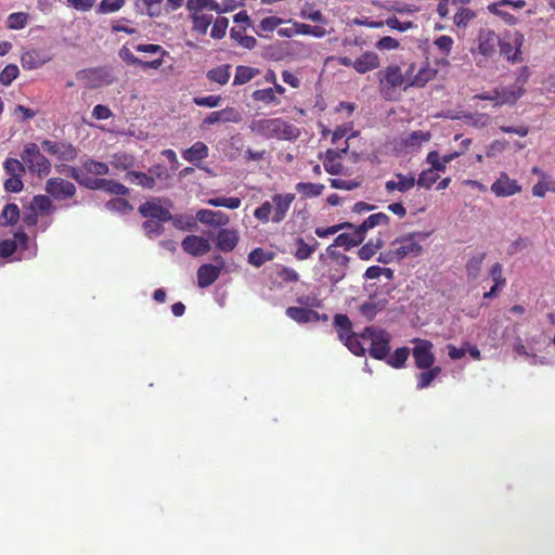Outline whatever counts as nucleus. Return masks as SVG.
<instances>
[{"instance_id": "nucleus-60", "label": "nucleus", "mask_w": 555, "mask_h": 555, "mask_svg": "<svg viewBox=\"0 0 555 555\" xmlns=\"http://www.w3.org/2000/svg\"><path fill=\"white\" fill-rule=\"evenodd\" d=\"M326 254L332 260L336 262L338 267H340L341 269H347L350 258L347 255L336 250V246L332 244L327 246Z\"/></svg>"}, {"instance_id": "nucleus-31", "label": "nucleus", "mask_w": 555, "mask_h": 555, "mask_svg": "<svg viewBox=\"0 0 555 555\" xmlns=\"http://www.w3.org/2000/svg\"><path fill=\"white\" fill-rule=\"evenodd\" d=\"M274 257V251L264 250L261 247H256L248 254L247 261L253 267L260 268L266 262L273 260Z\"/></svg>"}, {"instance_id": "nucleus-24", "label": "nucleus", "mask_w": 555, "mask_h": 555, "mask_svg": "<svg viewBox=\"0 0 555 555\" xmlns=\"http://www.w3.org/2000/svg\"><path fill=\"white\" fill-rule=\"evenodd\" d=\"M50 57L39 50H29L22 54L21 63L24 69H36L46 64Z\"/></svg>"}, {"instance_id": "nucleus-57", "label": "nucleus", "mask_w": 555, "mask_h": 555, "mask_svg": "<svg viewBox=\"0 0 555 555\" xmlns=\"http://www.w3.org/2000/svg\"><path fill=\"white\" fill-rule=\"evenodd\" d=\"M18 74L20 69L15 64L7 65L0 73V83L2 86H10L17 78Z\"/></svg>"}, {"instance_id": "nucleus-1", "label": "nucleus", "mask_w": 555, "mask_h": 555, "mask_svg": "<svg viewBox=\"0 0 555 555\" xmlns=\"http://www.w3.org/2000/svg\"><path fill=\"white\" fill-rule=\"evenodd\" d=\"M249 129L253 133L266 139L296 140L300 130L282 118L253 119Z\"/></svg>"}, {"instance_id": "nucleus-16", "label": "nucleus", "mask_w": 555, "mask_h": 555, "mask_svg": "<svg viewBox=\"0 0 555 555\" xmlns=\"http://www.w3.org/2000/svg\"><path fill=\"white\" fill-rule=\"evenodd\" d=\"M349 147L348 140L345 141V145L337 150H327L323 159V166L327 173L336 176L343 173L344 165L339 162L343 154L347 153Z\"/></svg>"}, {"instance_id": "nucleus-35", "label": "nucleus", "mask_w": 555, "mask_h": 555, "mask_svg": "<svg viewBox=\"0 0 555 555\" xmlns=\"http://www.w3.org/2000/svg\"><path fill=\"white\" fill-rule=\"evenodd\" d=\"M30 209L41 215L51 214L54 210L51 196H49V194L34 196L30 203Z\"/></svg>"}, {"instance_id": "nucleus-7", "label": "nucleus", "mask_w": 555, "mask_h": 555, "mask_svg": "<svg viewBox=\"0 0 555 555\" xmlns=\"http://www.w3.org/2000/svg\"><path fill=\"white\" fill-rule=\"evenodd\" d=\"M41 146L49 155L61 162H74L78 156V149L66 141H52L44 139Z\"/></svg>"}, {"instance_id": "nucleus-62", "label": "nucleus", "mask_w": 555, "mask_h": 555, "mask_svg": "<svg viewBox=\"0 0 555 555\" xmlns=\"http://www.w3.org/2000/svg\"><path fill=\"white\" fill-rule=\"evenodd\" d=\"M431 138L430 133L428 131H413L408 134V137L404 139V143L409 146L420 145L422 142H427Z\"/></svg>"}, {"instance_id": "nucleus-64", "label": "nucleus", "mask_w": 555, "mask_h": 555, "mask_svg": "<svg viewBox=\"0 0 555 555\" xmlns=\"http://www.w3.org/2000/svg\"><path fill=\"white\" fill-rule=\"evenodd\" d=\"M489 275L493 281V285L503 288L506 284V279L503 275V267L500 262L492 264L489 271Z\"/></svg>"}, {"instance_id": "nucleus-27", "label": "nucleus", "mask_w": 555, "mask_h": 555, "mask_svg": "<svg viewBox=\"0 0 555 555\" xmlns=\"http://www.w3.org/2000/svg\"><path fill=\"white\" fill-rule=\"evenodd\" d=\"M310 241L311 243H306L302 237H297L295 240L296 250L294 253V257L297 260H307L317 250L319 242L314 237H311Z\"/></svg>"}, {"instance_id": "nucleus-38", "label": "nucleus", "mask_w": 555, "mask_h": 555, "mask_svg": "<svg viewBox=\"0 0 555 555\" xmlns=\"http://www.w3.org/2000/svg\"><path fill=\"white\" fill-rule=\"evenodd\" d=\"M295 189L304 197L313 198V197H318L322 194V192L324 190V185L321 183L298 182L295 185Z\"/></svg>"}, {"instance_id": "nucleus-18", "label": "nucleus", "mask_w": 555, "mask_h": 555, "mask_svg": "<svg viewBox=\"0 0 555 555\" xmlns=\"http://www.w3.org/2000/svg\"><path fill=\"white\" fill-rule=\"evenodd\" d=\"M89 190H103L106 193L119 196H126L129 194V189L126 185L109 179L94 178L93 182H90Z\"/></svg>"}, {"instance_id": "nucleus-32", "label": "nucleus", "mask_w": 555, "mask_h": 555, "mask_svg": "<svg viewBox=\"0 0 555 555\" xmlns=\"http://www.w3.org/2000/svg\"><path fill=\"white\" fill-rule=\"evenodd\" d=\"M334 326L336 327L338 338L343 341L345 338L354 334L352 332V324L348 315L346 314H335L334 317Z\"/></svg>"}, {"instance_id": "nucleus-11", "label": "nucleus", "mask_w": 555, "mask_h": 555, "mask_svg": "<svg viewBox=\"0 0 555 555\" xmlns=\"http://www.w3.org/2000/svg\"><path fill=\"white\" fill-rule=\"evenodd\" d=\"M477 52L485 59H492L501 43L500 36L492 29H480L478 34Z\"/></svg>"}, {"instance_id": "nucleus-34", "label": "nucleus", "mask_w": 555, "mask_h": 555, "mask_svg": "<svg viewBox=\"0 0 555 555\" xmlns=\"http://www.w3.org/2000/svg\"><path fill=\"white\" fill-rule=\"evenodd\" d=\"M259 74V69L250 66L238 65L235 68V75L233 79L234 86H241L249 82L254 77Z\"/></svg>"}, {"instance_id": "nucleus-51", "label": "nucleus", "mask_w": 555, "mask_h": 555, "mask_svg": "<svg viewBox=\"0 0 555 555\" xmlns=\"http://www.w3.org/2000/svg\"><path fill=\"white\" fill-rule=\"evenodd\" d=\"M106 208L112 211H117L127 215L132 211L133 207L128 199L122 197H115L106 203Z\"/></svg>"}, {"instance_id": "nucleus-63", "label": "nucleus", "mask_w": 555, "mask_h": 555, "mask_svg": "<svg viewBox=\"0 0 555 555\" xmlns=\"http://www.w3.org/2000/svg\"><path fill=\"white\" fill-rule=\"evenodd\" d=\"M142 228H143L145 234L150 238L159 236L164 232V227L162 224V221H157V220L149 219L143 222Z\"/></svg>"}, {"instance_id": "nucleus-15", "label": "nucleus", "mask_w": 555, "mask_h": 555, "mask_svg": "<svg viewBox=\"0 0 555 555\" xmlns=\"http://www.w3.org/2000/svg\"><path fill=\"white\" fill-rule=\"evenodd\" d=\"M181 246L186 254L193 257L205 255L211 249L208 238L194 234L185 236Z\"/></svg>"}, {"instance_id": "nucleus-61", "label": "nucleus", "mask_w": 555, "mask_h": 555, "mask_svg": "<svg viewBox=\"0 0 555 555\" xmlns=\"http://www.w3.org/2000/svg\"><path fill=\"white\" fill-rule=\"evenodd\" d=\"M112 165L121 170H128L134 165V158L128 154H115L112 160Z\"/></svg>"}, {"instance_id": "nucleus-22", "label": "nucleus", "mask_w": 555, "mask_h": 555, "mask_svg": "<svg viewBox=\"0 0 555 555\" xmlns=\"http://www.w3.org/2000/svg\"><path fill=\"white\" fill-rule=\"evenodd\" d=\"M396 180H389L385 183V189L388 193L399 191L401 193L410 191L415 184L416 179L414 175L396 173Z\"/></svg>"}, {"instance_id": "nucleus-45", "label": "nucleus", "mask_w": 555, "mask_h": 555, "mask_svg": "<svg viewBox=\"0 0 555 555\" xmlns=\"http://www.w3.org/2000/svg\"><path fill=\"white\" fill-rule=\"evenodd\" d=\"M410 349L408 347H401L395 350V352L387 358V363L395 369H401L405 365L409 358Z\"/></svg>"}, {"instance_id": "nucleus-20", "label": "nucleus", "mask_w": 555, "mask_h": 555, "mask_svg": "<svg viewBox=\"0 0 555 555\" xmlns=\"http://www.w3.org/2000/svg\"><path fill=\"white\" fill-rule=\"evenodd\" d=\"M220 274L221 273H220L219 267H215L211 263L202 264L197 269V273H196L197 285L201 288L208 287V286L212 285L219 279Z\"/></svg>"}, {"instance_id": "nucleus-10", "label": "nucleus", "mask_w": 555, "mask_h": 555, "mask_svg": "<svg viewBox=\"0 0 555 555\" xmlns=\"http://www.w3.org/2000/svg\"><path fill=\"white\" fill-rule=\"evenodd\" d=\"M210 237L215 247L221 253L233 251L237 247L241 238L237 229L228 227L219 229V231Z\"/></svg>"}, {"instance_id": "nucleus-23", "label": "nucleus", "mask_w": 555, "mask_h": 555, "mask_svg": "<svg viewBox=\"0 0 555 555\" xmlns=\"http://www.w3.org/2000/svg\"><path fill=\"white\" fill-rule=\"evenodd\" d=\"M208 154V146L202 141H196L191 147L182 152V157L186 162L198 166V163L207 158Z\"/></svg>"}, {"instance_id": "nucleus-2", "label": "nucleus", "mask_w": 555, "mask_h": 555, "mask_svg": "<svg viewBox=\"0 0 555 555\" xmlns=\"http://www.w3.org/2000/svg\"><path fill=\"white\" fill-rule=\"evenodd\" d=\"M430 233L412 232L397 237L392 243V255L397 261H401L406 257H417L422 254V243L425 242Z\"/></svg>"}, {"instance_id": "nucleus-46", "label": "nucleus", "mask_w": 555, "mask_h": 555, "mask_svg": "<svg viewBox=\"0 0 555 555\" xmlns=\"http://www.w3.org/2000/svg\"><path fill=\"white\" fill-rule=\"evenodd\" d=\"M231 38L234 39L241 47L251 50L256 47L257 40L253 36L244 34V29L232 28L230 31Z\"/></svg>"}, {"instance_id": "nucleus-4", "label": "nucleus", "mask_w": 555, "mask_h": 555, "mask_svg": "<svg viewBox=\"0 0 555 555\" xmlns=\"http://www.w3.org/2000/svg\"><path fill=\"white\" fill-rule=\"evenodd\" d=\"M360 337L371 341V346L369 348L370 357L376 360H385L388 358L390 352L391 335L387 331L367 326L360 334Z\"/></svg>"}, {"instance_id": "nucleus-55", "label": "nucleus", "mask_w": 555, "mask_h": 555, "mask_svg": "<svg viewBox=\"0 0 555 555\" xmlns=\"http://www.w3.org/2000/svg\"><path fill=\"white\" fill-rule=\"evenodd\" d=\"M343 343L353 354L358 357L364 356L366 352V349L363 347L359 336L356 333L345 338Z\"/></svg>"}, {"instance_id": "nucleus-29", "label": "nucleus", "mask_w": 555, "mask_h": 555, "mask_svg": "<svg viewBox=\"0 0 555 555\" xmlns=\"http://www.w3.org/2000/svg\"><path fill=\"white\" fill-rule=\"evenodd\" d=\"M126 180L131 184L140 185L144 189H153L156 184L155 178L142 171H128L125 176Z\"/></svg>"}, {"instance_id": "nucleus-48", "label": "nucleus", "mask_w": 555, "mask_h": 555, "mask_svg": "<svg viewBox=\"0 0 555 555\" xmlns=\"http://www.w3.org/2000/svg\"><path fill=\"white\" fill-rule=\"evenodd\" d=\"M83 171L82 167L78 168L74 166H68L65 170L66 175L73 178L78 184L89 189L90 182H93L94 178L89 177L87 173L85 175Z\"/></svg>"}, {"instance_id": "nucleus-56", "label": "nucleus", "mask_w": 555, "mask_h": 555, "mask_svg": "<svg viewBox=\"0 0 555 555\" xmlns=\"http://www.w3.org/2000/svg\"><path fill=\"white\" fill-rule=\"evenodd\" d=\"M438 179L439 175L437 172H435L433 169H426L420 173L416 183L425 189H430L438 181Z\"/></svg>"}, {"instance_id": "nucleus-58", "label": "nucleus", "mask_w": 555, "mask_h": 555, "mask_svg": "<svg viewBox=\"0 0 555 555\" xmlns=\"http://www.w3.org/2000/svg\"><path fill=\"white\" fill-rule=\"evenodd\" d=\"M276 276L285 283H295L299 281L298 272L286 266H278Z\"/></svg>"}, {"instance_id": "nucleus-28", "label": "nucleus", "mask_w": 555, "mask_h": 555, "mask_svg": "<svg viewBox=\"0 0 555 555\" xmlns=\"http://www.w3.org/2000/svg\"><path fill=\"white\" fill-rule=\"evenodd\" d=\"M436 75L437 70L430 68L428 64H426L425 66L421 67L412 78H410L409 82L404 86V89L408 87L423 88L427 82L433 80Z\"/></svg>"}, {"instance_id": "nucleus-30", "label": "nucleus", "mask_w": 555, "mask_h": 555, "mask_svg": "<svg viewBox=\"0 0 555 555\" xmlns=\"http://www.w3.org/2000/svg\"><path fill=\"white\" fill-rule=\"evenodd\" d=\"M390 222V218L385 212H377L369 216L357 228L360 230V232L365 237V233L377 227V225H388Z\"/></svg>"}, {"instance_id": "nucleus-50", "label": "nucleus", "mask_w": 555, "mask_h": 555, "mask_svg": "<svg viewBox=\"0 0 555 555\" xmlns=\"http://www.w3.org/2000/svg\"><path fill=\"white\" fill-rule=\"evenodd\" d=\"M29 15L25 12L11 13L7 20L9 29H23L28 23Z\"/></svg>"}, {"instance_id": "nucleus-9", "label": "nucleus", "mask_w": 555, "mask_h": 555, "mask_svg": "<svg viewBox=\"0 0 555 555\" xmlns=\"http://www.w3.org/2000/svg\"><path fill=\"white\" fill-rule=\"evenodd\" d=\"M44 190L55 201H66L76 195V185L63 178H50L46 181Z\"/></svg>"}, {"instance_id": "nucleus-33", "label": "nucleus", "mask_w": 555, "mask_h": 555, "mask_svg": "<svg viewBox=\"0 0 555 555\" xmlns=\"http://www.w3.org/2000/svg\"><path fill=\"white\" fill-rule=\"evenodd\" d=\"M20 219V208L14 203L7 204L0 215V225H14Z\"/></svg>"}, {"instance_id": "nucleus-26", "label": "nucleus", "mask_w": 555, "mask_h": 555, "mask_svg": "<svg viewBox=\"0 0 555 555\" xmlns=\"http://www.w3.org/2000/svg\"><path fill=\"white\" fill-rule=\"evenodd\" d=\"M363 234L357 228L353 232H345L336 236L334 243L332 245L336 247H344L345 249H350L360 245L364 241Z\"/></svg>"}, {"instance_id": "nucleus-8", "label": "nucleus", "mask_w": 555, "mask_h": 555, "mask_svg": "<svg viewBox=\"0 0 555 555\" xmlns=\"http://www.w3.org/2000/svg\"><path fill=\"white\" fill-rule=\"evenodd\" d=\"M412 343L415 344L412 350L415 366L420 370H428L434 366L436 357L433 352V343L422 338H415Z\"/></svg>"}, {"instance_id": "nucleus-44", "label": "nucleus", "mask_w": 555, "mask_h": 555, "mask_svg": "<svg viewBox=\"0 0 555 555\" xmlns=\"http://www.w3.org/2000/svg\"><path fill=\"white\" fill-rule=\"evenodd\" d=\"M383 245L384 242L380 237L376 238L375 242L371 240L359 248V258L362 260H370L376 254V251L383 247Z\"/></svg>"}, {"instance_id": "nucleus-40", "label": "nucleus", "mask_w": 555, "mask_h": 555, "mask_svg": "<svg viewBox=\"0 0 555 555\" xmlns=\"http://www.w3.org/2000/svg\"><path fill=\"white\" fill-rule=\"evenodd\" d=\"M441 373L440 366H431L430 369L417 374L416 379V388L424 389L430 386L433 380Z\"/></svg>"}, {"instance_id": "nucleus-25", "label": "nucleus", "mask_w": 555, "mask_h": 555, "mask_svg": "<svg viewBox=\"0 0 555 555\" xmlns=\"http://www.w3.org/2000/svg\"><path fill=\"white\" fill-rule=\"evenodd\" d=\"M525 93L524 86H509L500 90L499 102L494 106H502L505 104L514 105Z\"/></svg>"}, {"instance_id": "nucleus-43", "label": "nucleus", "mask_w": 555, "mask_h": 555, "mask_svg": "<svg viewBox=\"0 0 555 555\" xmlns=\"http://www.w3.org/2000/svg\"><path fill=\"white\" fill-rule=\"evenodd\" d=\"M251 98L254 101L261 102L266 105L280 104V100L274 94V90L272 88L257 89L251 93Z\"/></svg>"}, {"instance_id": "nucleus-39", "label": "nucleus", "mask_w": 555, "mask_h": 555, "mask_svg": "<svg viewBox=\"0 0 555 555\" xmlns=\"http://www.w3.org/2000/svg\"><path fill=\"white\" fill-rule=\"evenodd\" d=\"M485 258L486 253H479L468 259L465 270L469 279H477L479 276Z\"/></svg>"}, {"instance_id": "nucleus-14", "label": "nucleus", "mask_w": 555, "mask_h": 555, "mask_svg": "<svg viewBox=\"0 0 555 555\" xmlns=\"http://www.w3.org/2000/svg\"><path fill=\"white\" fill-rule=\"evenodd\" d=\"M491 191L499 197H507L519 193L521 186L515 179H511L506 172H501L500 177L492 183Z\"/></svg>"}, {"instance_id": "nucleus-54", "label": "nucleus", "mask_w": 555, "mask_h": 555, "mask_svg": "<svg viewBox=\"0 0 555 555\" xmlns=\"http://www.w3.org/2000/svg\"><path fill=\"white\" fill-rule=\"evenodd\" d=\"M501 5L500 2H494L488 5V10L490 13L501 17L507 25H516L518 22L517 17L506 11L500 10Z\"/></svg>"}, {"instance_id": "nucleus-49", "label": "nucleus", "mask_w": 555, "mask_h": 555, "mask_svg": "<svg viewBox=\"0 0 555 555\" xmlns=\"http://www.w3.org/2000/svg\"><path fill=\"white\" fill-rule=\"evenodd\" d=\"M296 34L309 35L317 38H322L326 35V30L322 26H312L304 23H295L294 25Z\"/></svg>"}, {"instance_id": "nucleus-53", "label": "nucleus", "mask_w": 555, "mask_h": 555, "mask_svg": "<svg viewBox=\"0 0 555 555\" xmlns=\"http://www.w3.org/2000/svg\"><path fill=\"white\" fill-rule=\"evenodd\" d=\"M476 17L473 10L461 8L453 17V22L457 27L465 28L468 23Z\"/></svg>"}, {"instance_id": "nucleus-21", "label": "nucleus", "mask_w": 555, "mask_h": 555, "mask_svg": "<svg viewBox=\"0 0 555 555\" xmlns=\"http://www.w3.org/2000/svg\"><path fill=\"white\" fill-rule=\"evenodd\" d=\"M285 313L299 324L315 323L319 319V312L306 307H288Z\"/></svg>"}, {"instance_id": "nucleus-59", "label": "nucleus", "mask_w": 555, "mask_h": 555, "mask_svg": "<svg viewBox=\"0 0 555 555\" xmlns=\"http://www.w3.org/2000/svg\"><path fill=\"white\" fill-rule=\"evenodd\" d=\"M125 5V0H102L98 7L99 14H109L119 11Z\"/></svg>"}, {"instance_id": "nucleus-41", "label": "nucleus", "mask_w": 555, "mask_h": 555, "mask_svg": "<svg viewBox=\"0 0 555 555\" xmlns=\"http://www.w3.org/2000/svg\"><path fill=\"white\" fill-rule=\"evenodd\" d=\"M82 169L87 175L105 176L109 172V167L106 163L98 162L94 159H87L82 164Z\"/></svg>"}, {"instance_id": "nucleus-52", "label": "nucleus", "mask_w": 555, "mask_h": 555, "mask_svg": "<svg viewBox=\"0 0 555 555\" xmlns=\"http://www.w3.org/2000/svg\"><path fill=\"white\" fill-rule=\"evenodd\" d=\"M207 204L214 207L237 209L241 206L242 201L238 197H212L207 199Z\"/></svg>"}, {"instance_id": "nucleus-3", "label": "nucleus", "mask_w": 555, "mask_h": 555, "mask_svg": "<svg viewBox=\"0 0 555 555\" xmlns=\"http://www.w3.org/2000/svg\"><path fill=\"white\" fill-rule=\"evenodd\" d=\"M21 159L31 173H36L40 178L47 177L51 172V162L40 152L35 142L24 144Z\"/></svg>"}, {"instance_id": "nucleus-6", "label": "nucleus", "mask_w": 555, "mask_h": 555, "mask_svg": "<svg viewBox=\"0 0 555 555\" xmlns=\"http://www.w3.org/2000/svg\"><path fill=\"white\" fill-rule=\"evenodd\" d=\"M524 42L525 37L521 33L506 34L504 38H501V43L499 44L500 55L512 64L521 63L524 61L521 53Z\"/></svg>"}, {"instance_id": "nucleus-12", "label": "nucleus", "mask_w": 555, "mask_h": 555, "mask_svg": "<svg viewBox=\"0 0 555 555\" xmlns=\"http://www.w3.org/2000/svg\"><path fill=\"white\" fill-rule=\"evenodd\" d=\"M138 210L142 217L151 220L167 222L172 219L169 209L162 206L158 198L144 202L139 206Z\"/></svg>"}, {"instance_id": "nucleus-17", "label": "nucleus", "mask_w": 555, "mask_h": 555, "mask_svg": "<svg viewBox=\"0 0 555 555\" xmlns=\"http://www.w3.org/2000/svg\"><path fill=\"white\" fill-rule=\"evenodd\" d=\"M196 220L202 224L220 229L230 223V217L225 212L211 209H199L196 212Z\"/></svg>"}, {"instance_id": "nucleus-19", "label": "nucleus", "mask_w": 555, "mask_h": 555, "mask_svg": "<svg viewBox=\"0 0 555 555\" xmlns=\"http://www.w3.org/2000/svg\"><path fill=\"white\" fill-rule=\"evenodd\" d=\"M379 66V56L375 52L367 51L354 60L353 69L359 74H365Z\"/></svg>"}, {"instance_id": "nucleus-47", "label": "nucleus", "mask_w": 555, "mask_h": 555, "mask_svg": "<svg viewBox=\"0 0 555 555\" xmlns=\"http://www.w3.org/2000/svg\"><path fill=\"white\" fill-rule=\"evenodd\" d=\"M186 8L189 11L197 13L205 9L218 12L220 10L219 4L215 0H188Z\"/></svg>"}, {"instance_id": "nucleus-42", "label": "nucleus", "mask_w": 555, "mask_h": 555, "mask_svg": "<svg viewBox=\"0 0 555 555\" xmlns=\"http://www.w3.org/2000/svg\"><path fill=\"white\" fill-rule=\"evenodd\" d=\"M3 169L5 173L10 177H23L26 172V166L23 160H18L16 158L9 157L3 163Z\"/></svg>"}, {"instance_id": "nucleus-36", "label": "nucleus", "mask_w": 555, "mask_h": 555, "mask_svg": "<svg viewBox=\"0 0 555 555\" xmlns=\"http://www.w3.org/2000/svg\"><path fill=\"white\" fill-rule=\"evenodd\" d=\"M231 65L225 64L222 66L215 67L212 69H209L206 74L207 78L210 81L217 82L221 86L227 85L230 77H231Z\"/></svg>"}, {"instance_id": "nucleus-37", "label": "nucleus", "mask_w": 555, "mask_h": 555, "mask_svg": "<svg viewBox=\"0 0 555 555\" xmlns=\"http://www.w3.org/2000/svg\"><path fill=\"white\" fill-rule=\"evenodd\" d=\"M254 218L261 222L262 224H267L269 222L273 223L274 214H273V204L271 201H264L259 207L254 210Z\"/></svg>"}, {"instance_id": "nucleus-13", "label": "nucleus", "mask_w": 555, "mask_h": 555, "mask_svg": "<svg viewBox=\"0 0 555 555\" xmlns=\"http://www.w3.org/2000/svg\"><path fill=\"white\" fill-rule=\"evenodd\" d=\"M296 196L294 193H275L271 196L273 204V223H281L287 217Z\"/></svg>"}, {"instance_id": "nucleus-5", "label": "nucleus", "mask_w": 555, "mask_h": 555, "mask_svg": "<svg viewBox=\"0 0 555 555\" xmlns=\"http://www.w3.org/2000/svg\"><path fill=\"white\" fill-rule=\"evenodd\" d=\"M379 92L386 100H393L398 88L405 82V76L398 65H389L377 74Z\"/></svg>"}]
</instances>
